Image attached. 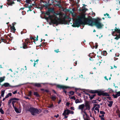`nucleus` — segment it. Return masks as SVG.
<instances>
[{
    "instance_id": "2",
    "label": "nucleus",
    "mask_w": 120,
    "mask_h": 120,
    "mask_svg": "<svg viewBox=\"0 0 120 120\" xmlns=\"http://www.w3.org/2000/svg\"><path fill=\"white\" fill-rule=\"evenodd\" d=\"M101 19L99 18L96 19L91 17L85 18L83 19L84 24H88L89 25L93 26L95 25L98 28H101L104 25L100 22Z\"/></svg>"
},
{
    "instance_id": "11",
    "label": "nucleus",
    "mask_w": 120,
    "mask_h": 120,
    "mask_svg": "<svg viewBox=\"0 0 120 120\" xmlns=\"http://www.w3.org/2000/svg\"><path fill=\"white\" fill-rule=\"evenodd\" d=\"M94 59H93L92 57H90V60H93L94 61V63L96 64H99V65H100V63H101V62H100L99 61V60L98 59L97 60H96L95 58L94 57Z\"/></svg>"
},
{
    "instance_id": "33",
    "label": "nucleus",
    "mask_w": 120,
    "mask_h": 120,
    "mask_svg": "<svg viewBox=\"0 0 120 120\" xmlns=\"http://www.w3.org/2000/svg\"><path fill=\"white\" fill-rule=\"evenodd\" d=\"M100 101V100L99 99H98L96 100H94L93 101V102L94 103H97L98 102V101Z\"/></svg>"
},
{
    "instance_id": "56",
    "label": "nucleus",
    "mask_w": 120,
    "mask_h": 120,
    "mask_svg": "<svg viewBox=\"0 0 120 120\" xmlns=\"http://www.w3.org/2000/svg\"><path fill=\"white\" fill-rule=\"evenodd\" d=\"M69 113L72 114L74 113V112L70 110Z\"/></svg>"
},
{
    "instance_id": "15",
    "label": "nucleus",
    "mask_w": 120,
    "mask_h": 120,
    "mask_svg": "<svg viewBox=\"0 0 120 120\" xmlns=\"http://www.w3.org/2000/svg\"><path fill=\"white\" fill-rule=\"evenodd\" d=\"M70 110L68 109L66 110H65L64 113L63 114V115H68L69 113Z\"/></svg>"
},
{
    "instance_id": "35",
    "label": "nucleus",
    "mask_w": 120,
    "mask_h": 120,
    "mask_svg": "<svg viewBox=\"0 0 120 120\" xmlns=\"http://www.w3.org/2000/svg\"><path fill=\"white\" fill-rule=\"evenodd\" d=\"M116 112L117 114V115L119 116V117H120V112L119 110H117L116 111Z\"/></svg>"
},
{
    "instance_id": "6",
    "label": "nucleus",
    "mask_w": 120,
    "mask_h": 120,
    "mask_svg": "<svg viewBox=\"0 0 120 120\" xmlns=\"http://www.w3.org/2000/svg\"><path fill=\"white\" fill-rule=\"evenodd\" d=\"M25 42L22 44V47L24 49L27 48L28 47H27V45L30 42V40L29 39L27 38L25 39Z\"/></svg>"
},
{
    "instance_id": "48",
    "label": "nucleus",
    "mask_w": 120,
    "mask_h": 120,
    "mask_svg": "<svg viewBox=\"0 0 120 120\" xmlns=\"http://www.w3.org/2000/svg\"><path fill=\"white\" fill-rule=\"evenodd\" d=\"M53 107V104H52L51 105H50L49 106H48V108H52V107Z\"/></svg>"
},
{
    "instance_id": "8",
    "label": "nucleus",
    "mask_w": 120,
    "mask_h": 120,
    "mask_svg": "<svg viewBox=\"0 0 120 120\" xmlns=\"http://www.w3.org/2000/svg\"><path fill=\"white\" fill-rule=\"evenodd\" d=\"M49 5L47 2H46V4L43 5V7H45L46 8H48V11L50 12H54V9L53 8H49Z\"/></svg>"
},
{
    "instance_id": "54",
    "label": "nucleus",
    "mask_w": 120,
    "mask_h": 120,
    "mask_svg": "<svg viewBox=\"0 0 120 120\" xmlns=\"http://www.w3.org/2000/svg\"><path fill=\"white\" fill-rule=\"evenodd\" d=\"M28 8H29V10H28L27 11L28 12L29 11H32V9L31 10V9L30 8V7H28Z\"/></svg>"
},
{
    "instance_id": "36",
    "label": "nucleus",
    "mask_w": 120,
    "mask_h": 120,
    "mask_svg": "<svg viewBox=\"0 0 120 120\" xmlns=\"http://www.w3.org/2000/svg\"><path fill=\"white\" fill-rule=\"evenodd\" d=\"M103 53L104 55L106 56L107 55V53L105 51H104L103 52Z\"/></svg>"
},
{
    "instance_id": "61",
    "label": "nucleus",
    "mask_w": 120,
    "mask_h": 120,
    "mask_svg": "<svg viewBox=\"0 0 120 120\" xmlns=\"http://www.w3.org/2000/svg\"><path fill=\"white\" fill-rule=\"evenodd\" d=\"M70 103L68 102H67L66 104V105L67 106H68L70 104Z\"/></svg>"
},
{
    "instance_id": "44",
    "label": "nucleus",
    "mask_w": 120,
    "mask_h": 120,
    "mask_svg": "<svg viewBox=\"0 0 120 120\" xmlns=\"http://www.w3.org/2000/svg\"><path fill=\"white\" fill-rule=\"evenodd\" d=\"M54 51L57 53H58L59 52H60V51H59V49H58L56 50H54Z\"/></svg>"
},
{
    "instance_id": "18",
    "label": "nucleus",
    "mask_w": 120,
    "mask_h": 120,
    "mask_svg": "<svg viewBox=\"0 0 120 120\" xmlns=\"http://www.w3.org/2000/svg\"><path fill=\"white\" fill-rule=\"evenodd\" d=\"M113 95L114 97V98H117V97L120 96V91L116 92V93L115 95L113 94Z\"/></svg>"
},
{
    "instance_id": "57",
    "label": "nucleus",
    "mask_w": 120,
    "mask_h": 120,
    "mask_svg": "<svg viewBox=\"0 0 120 120\" xmlns=\"http://www.w3.org/2000/svg\"><path fill=\"white\" fill-rule=\"evenodd\" d=\"M34 66L35 67V65L37 64H38V63L34 61Z\"/></svg>"
},
{
    "instance_id": "13",
    "label": "nucleus",
    "mask_w": 120,
    "mask_h": 120,
    "mask_svg": "<svg viewBox=\"0 0 120 120\" xmlns=\"http://www.w3.org/2000/svg\"><path fill=\"white\" fill-rule=\"evenodd\" d=\"M6 35H4V37H0V43L2 42L5 43Z\"/></svg>"
},
{
    "instance_id": "26",
    "label": "nucleus",
    "mask_w": 120,
    "mask_h": 120,
    "mask_svg": "<svg viewBox=\"0 0 120 120\" xmlns=\"http://www.w3.org/2000/svg\"><path fill=\"white\" fill-rule=\"evenodd\" d=\"M34 94L35 96L36 97H39V95L38 93L37 92H34Z\"/></svg>"
},
{
    "instance_id": "10",
    "label": "nucleus",
    "mask_w": 120,
    "mask_h": 120,
    "mask_svg": "<svg viewBox=\"0 0 120 120\" xmlns=\"http://www.w3.org/2000/svg\"><path fill=\"white\" fill-rule=\"evenodd\" d=\"M99 105L95 104L94 105V108L95 110L94 111L95 113L97 112H99V108L100 107Z\"/></svg>"
},
{
    "instance_id": "1",
    "label": "nucleus",
    "mask_w": 120,
    "mask_h": 120,
    "mask_svg": "<svg viewBox=\"0 0 120 120\" xmlns=\"http://www.w3.org/2000/svg\"><path fill=\"white\" fill-rule=\"evenodd\" d=\"M77 96L82 98H94L96 96L95 94H97L99 96H109L110 95L108 93L104 92V91L98 89L95 90H81L79 89L75 88Z\"/></svg>"
},
{
    "instance_id": "55",
    "label": "nucleus",
    "mask_w": 120,
    "mask_h": 120,
    "mask_svg": "<svg viewBox=\"0 0 120 120\" xmlns=\"http://www.w3.org/2000/svg\"><path fill=\"white\" fill-rule=\"evenodd\" d=\"M74 66H76L77 64V62L76 61H75V62H74Z\"/></svg>"
},
{
    "instance_id": "4",
    "label": "nucleus",
    "mask_w": 120,
    "mask_h": 120,
    "mask_svg": "<svg viewBox=\"0 0 120 120\" xmlns=\"http://www.w3.org/2000/svg\"><path fill=\"white\" fill-rule=\"evenodd\" d=\"M85 18V15H82L79 17L75 23H73L72 26L74 27H79L82 24H84V22H83L82 20Z\"/></svg>"
},
{
    "instance_id": "7",
    "label": "nucleus",
    "mask_w": 120,
    "mask_h": 120,
    "mask_svg": "<svg viewBox=\"0 0 120 120\" xmlns=\"http://www.w3.org/2000/svg\"><path fill=\"white\" fill-rule=\"evenodd\" d=\"M56 87H57L60 89H63V92H64L66 94H67L66 93L67 92L66 91L64 90V89H68L69 88V87L68 86H64L63 85L58 84L57 85Z\"/></svg>"
},
{
    "instance_id": "17",
    "label": "nucleus",
    "mask_w": 120,
    "mask_h": 120,
    "mask_svg": "<svg viewBox=\"0 0 120 120\" xmlns=\"http://www.w3.org/2000/svg\"><path fill=\"white\" fill-rule=\"evenodd\" d=\"M41 90L43 93L46 92L47 93H50L49 90H45L42 88L41 89Z\"/></svg>"
},
{
    "instance_id": "38",
    "label": "nucleus",
    "mask_w": 120,
    "mask_h": 120,
    "mask_svg": "<svg viewBox=\"0 0 120 120\" xmlns=\"http://www.w3.org/2000/svg\"><path fill=\"white\" fill-rule=\"evenodd\" d=\"M106 15L108 17V18H111V17H110L109 15L108 14L106 13V14H104V16H105Z\"/></svg>"
},
{
    "instance_id": "53",
    "label": "nucleus",
    "mask_w": 120,
    "mask_h": 120,
    "mask_svg": "<svg viewBox=\"0 0 120 120\" xmlns=\"http://www.w3.org/2000/svg\"><path fill=\"white\" fill-rule=\"evenodd\" d=\"M13 100H19V99L16 98H13Z\"/></svg>"
},
{
    "instance_id": "47",
    "label": "nucleus",
    "mask_w": 120,
    "mask_h": 120,
    "mask_svg": "<svg viewBox=\"0 0 120 120\" xmlns=\"http://www.w3.org/2000/svg\"><path fill=\"white\" fill-rule=\"evenodd\" d=\"M100 113L102 115H104L105 114V112L104 111H100Z\"/></svg>"
},
{
    "instance_id": "9",
    "label": "nucleus",
    "mask_w": 120,
    "mask_h": 120,
    "mask_svg": "<svg viewBox=\"0 0 120 120\" xmlns=\"http://www.w3.org/2000/svg\"><path fill=\"white\" fill-rule=\"evenodd\" d=\"M115 31L117 32V33H119V35H118L116 37L114 38L115 39L118 40L120 38V30L117 29L116 27H115L114 29Z\"/></svg>"
},
{
    "instance_id": "3",
    "label": "nucleus",
    "mask_w": 120,
    "mask_h": 120,
    "mask_svg": "<svg viewBox=\"0 0 120 120\" xmlns=\"http://www.w3.org/2000/svg\"><path fill=\"white\" fill-rule=\"evenodd\" d=\"M64 19L63 20L59 18L56 19L55 18L51 20V22L52 23L56 24L57 26L58 24L62 23L63 22L65 24H68L71 21V18H69L68 16L65 15L64 17Z\"/></svg>"
},
{
    "instance_id": "43",
    "label": "nucleus",
    "mask_w": 120,
    "mask_h": 120,
    "mask_svg": "<svg viewBox=\"0 0 120 120\" xmlns=\"http://www.w3.org/2000/svg\"><path fill=\"white\" fill-rule=\"evenodd\" d=\"M30 39L31 40H34V42H35V39L34 38L32 37H30Z\"/></svg>"
},
{
    "instance_id": "34",
    "label": "nucleus",
    "mask_w": 120,
    "mask_h": 120,
    "mask_svg": "<svg viewBox=\"0 0 120 120\" xmlns=\"http://www.w3.org/2000/svg\"><path fill=\"white\" fill-rule=\"evenodd\" d=\"M81 102V100H79L78 99H76L75 101V102L76 103H78L80 102Z\"/></svg>"
},
{
    "instance_id": "37",
    "label": "nucleus",
    "mask_w": 120,
    "mask_h": 120,
    "mask_svg": "<svg viewBox=\"0 0 120 120\" xmlns=\"http://www.w3.org/2000/svg\"><path fill=\"white\" fill-rule=\"evenodd\" d=\"M31 2V0H26V2L27 4H30Z\"/></svg>"
},
{
    "instance_id": "41",
    "label": "nucleus",
    "mask_w": 120,
    "mask_h": 120,
    "mask_svg": "<svg viewBox=\"0 0 120 120\" xmlns=\"http://www.w3.org/2000/svg\"><path fill=\"white\" fill-rule=\"evenodd\" d=\"M108 89L109 90V92L110 93H112L113 92V90L111 89V88H109Z\"/></svg>"
},
{
    "instance_id": "59",
    "label": "nucleus",
    "mask_w": 120,
    "mask_h": 120,
    "mask_svg": "<svg viewBox=\"0 0 120 120\" xmlns=\"http://www.w3.org/2000/svg\"><path fill=\"white\" fill-rule=\"evenodd\" d=\"M17 91L16 90H15V91H14L13 92V94H15L17 93Z\"/></svg>"
},
{
    "instance_id": "32",
    "label": "nucleus",
    "mask_w": 120,
    "mask_h": 120,
    "mask_svg": "<svg viewBox=\"0 0 120 120\" xmlns=\"http://www.w3.org/2000/svg\"><path fill=\"white\" fill-rule=\"evenodd\" d=\"M5 91L4 90L3 91H2L1 92V95L2 97H4V93Z\"/></svg>"
},
{
    "instance_id": "51",
    "label": "nucleus",
    "mask_w": 120,
    "mask_h": 120,
    "mask_svg": "<svg viewBox=\"0 0 120 120\" xmlns=\"http://www.w3.org/2000/svg\"><path fill=\"white\" fill-rule=\"evenodd\" d=\"M25 8H28L29 7V6L28 4H26L25 5Z\"/></svg>"
},
{
    "instance_id": "23",
    "label": "nucleus",
    "mask_w": 120,
    "mask_h": 120,
    "mask_svg": "<svg viewBox=\"0 0 120 120\" xmlns=\"http://www.w3.org/2000/svg\"><path fill=\"white\" fill-rule=\"evenodd\" d=\"M10 29L12 31H14V32H15V31L16 30V29L14 26V25H13V24H12V26H11Z\"/></svg>"
},
{
    "instance_id": "64",
    "label": "nucleus",
    "mask_w": 120,
    "mask_h": 120,
    "mask_svg": "<svg viewBox=\"0 0 120 120\" xmlns=\"http://www.w3.org/2000/svg\"><path fill=\"white\" fill-rule=\"evenodd\" d=\"M54 117H56V118H57L59 116V115L58 114H57L56 116L55 115L54 116Z\"/></svg>"
},
{
    "instance_id": "39",
    "label": "nucleus",
    "mask_w": 120,
    "mask_h": 120,
    "mask_svg": "<svg viewBox=\"0 0 120 120\" xmlns=\"http://www.w3.org/2000/svg\"><path fill=\"white\" fill-rule=\"evenodd\" d=\"M52 15H50L49 16V19H51V22H51V20H52V19H52Z\"/></svg>"
},
{
    "instance_id": "52",
    "label": "nucleus",
    "mask_w": 120,
    "mask_h": 120,
    "mask_svg": "<svg viewBox=\"0 0 120 120\" xmlns=\"http://www.w3.org/2000/svg\"><path fill=\"white\" fill-rule=\"evenodd\" d=\"M23 32L24 33H26V30L25 29H24L23 30Z\"/></svg>"
},
{
    "instance_id": "20",
    "label": "nucleus",
    "mask_w": 120,
    "mask_h": 120,
    "mask_svg": "<svg viewBox=\"0 0 120 120\" xmlns=\"http://www.w3.org/2000/svg\"><path fill=\"white\" fill-rule=\"evenodd\" d=\"M1 86L2 87L4 86L5 87H8L10 86V84L8 83H5L3 84Z\"/></svg>"
},
{
    "instance_id": "60",
    "label": "nucleus",
    "mask_w": 120,
    "mask_h": 120,
    "mask_svg": "<svg viewBox=\"0 0 120 120\" xmlns=\"http://www.w3.org/2000/svg\"><path fill=\"white\" fill-rule=\"evenodd\" d=\"M61 100V99H60L59 101L58 102V104H59Z\"/></svg>"
},
{
    "instance_id": "30",
    "label": "nucleus",
    "mask_w": 120,
    "mask_h": 120,
    "mask_svg": "<svg viewBox=\"0 0 120 120\" xmlns=\"http://www.w3.org/2000/svg\"><path fill=\"white\" fill-rule=\"evenodd\" d=\"M13 100V98L11 99L8 102V105L9 106H11V105H10V104L11 103V101Z\"/></svg>"
},
{
    "instance_id": "22",
    "label": "nucleus",
    "mask_w": 120,
    "mask_h": 120,
    "mask_svg": "<svg viewBox=\"0 0 120 120\" xmlns=\"http://www.w3.org/2000/svg\"><path fill=\"white\" fill-rule=\"evenodd\" d=\"M9 38H8V36H6V39L5 40V43H9Z\"/></svg>"
},
{
    "instance_id": "16",
    "label": "nucleus",
    "mask_w": 120,
    "mask_h": 120,
    "mask_svg": "<svg viewBox=\"0 0 120 120\" xmlns=\"http://www.w3.org/2000/svg\"><path fill=\"white\" fill-rule=\"evenodd\" d=\"M85 106H86V109L88 110L90 109V106L89 105V103L88 102H86L85 104Z\"/></svg>"
},
{
    "instance_id": "49",
    "label": "nucleus",
    "mask_w": 120,
    "mask_h": 120,
    "mask_svg": "<svg viewBox=\"0 0 120 120\" xmlns=\"http://www.w3.org/2000/svg\"><path fill=\"white\" fill-rule=\"evenodd\" d=\"M58 7L59 8H62V6L61 4H58Z\"/></svg>"
},
{
    "instance_id": "40",
    "label": "nucleus",
    "mask_w": 120,
    "mask_h": 120,
    "mask_svg": "<svg viewBox=\"0 0 120 120\" xmlns=\"http://www.w3.org/2000/svg\"><path fill=\"white\" fill-rule=\"evenodd\" d=\"M0 112L2 114L4 113V112L1 108L0 109Z\"/></svg>"
},
{
    "instance_id": "31",
    "label": "nucleus",
    "mask_w": 120,
    "mask_h": 120,
    "mask_svg": "<svg viewBox=\"0 0 120 120\" xmlns=\"http://www.w3.org/2000/svg\"><path fill=\"white\" fill-rule=\"evenodd\" d=\"M14 108L15 111L16 112L20 113V110H19L18 109L15 107H14Z\"/></svg>"
},
{
    "instance_id": "29",
    "label": "nucleus",
    "mask_w": 120,
    "mask_h": 120,
    "mask_svg": "<svg viewBox=\"0 0 120 120\" xmlns=\"http://www.w3.org/2000/svg\"><path fill=\"white\" fill-rule=\"evenodd\" d=\"M12 95V93H9L6 96L5 98H8L9 96H11Z\"/></svg>"
},
{
    "instance_id": "25",
    "label": "nucleus",
    "mask_w": 120,
    "mask_h": 120,
    "mask_svg": "<svg viewBox=\"0 0 120 120\" xmlns=\"http://www.w3.org/2000/svg\"><path fill=\"white\" fill-rule=\"evenodd\" d=\"M5 77L3 76L2 77H0V83L2 82L5 80Z\"/></svg>"
},
{
    "instance_id": "27",
    "label": "nucleus",
    "mask_w": 120,
    "mask_h": 120,
    "mask_svg": "<svg viewBox=\"0 0 120 120\" xmlns=\"http://www.w3.org/2000/svg\"><path fill=\"white\" fill-rule=\"evenodd\" d=\"M112 35L113 36H117L118 34H115V31H113L112 32Z\"/></svg>"
},
{
    "instance_id": "28",
    "label": "nucleus",
    "mask_w": 120,
    "mask_h": 120,
    "mask_svg": "<svg viewBox=\"0 0 120 120\" xmlns=\"http://www.w3.org/2000/svg\"><path fill=\"white\" fill-rule=\"evenodd\" d=\"M109 104H108V106L110 107H111L112 105L113 101H109Z\"/></svg>"
},
{
    "instance_id": "45",
    "label": "nucleus",
    "mask_w": 120,
    "mask_h": 120,
    "mask_svg": "<svg viewBox=\"0 0 120 120\" xmlns=\"http://www.w3.org/2000/svg\"><path fill=\"white\" fill-rule=\"evenodd\" d=\"M16 102V101H13L12 102V104L13 106V107L14 108V103Z\"/></svg>"
},
{
    "instance_id": "14",
    "label": "nucleus",
    "mask_w": 120,
    "mask_h": 120,
    "mask_svg": "<svg viewBox=\"0 0 120 120\" xmlns=\"http://www.w3.org/2000/svg\"><path fill=\"white\" fill-rule=\"evenodd\" d=\"M34 86L38 87H41V84L38 83H32L31 84Z\"/></svg>"
},
{
    "instance_id": "21",
    "label": "nucleus",
    "mask_w": 120,
    "mask_h": 120,
    "mask_svg": "<svg viewBox=\"0 0 120 120\" xmlns=\"http://www.w3.org/2000/svg\"><path fill=\"white\" fill-rule=\"evenodd\" d=\"M85 105L84 104H82L79 105V109H81L82 111L84 108Z\"/></svg>"
},
{
    "instance_id": "63",
    "label": "nucleus",
    "mask_w": 120,
    "mask_h": 120,
    "mask_svg": "<svg viewBox=\"0 0 120 120\" xmlns=\"http://www.w3.org/2000/svg\"><path fill=\"white\" fill-rule=\"evenodd\" d=\"M38 35H37V38H36V39H35L36 41H37L38 40Z\"/></svg>"
},
{
    "instance_id": "58",
    "label": "nucleus",
    "mask_w": 120,
    "mask_h": 120,
    "mask_svg": "<svg viewBox=\"0 0 120 120\" xmlns=\"http://www.w3.org/2000/svg\"><path fill=\"white\" fill-rule=\"evenodd\" d=\"M29 7H30V8L31 9H32V10L33 9V7H32V5H30L29 6Z\"/></svg>"
},
{
    "instance_id": "5",
    "label": "nucleus",
    "mask_w": 120,
    "mask_h": 120,
    "mask_svg": "<svg viewBox=\"0 0 120 120\" xmlns=\"http://www.w3.org/2000/svg\"><path fill=\"white\" fill-rule=\"evenodd\" d=\"M28 111L33 116H36L37 114H39L41 111V110L40 109L38 110L36 108L32 107H30L28 109Z\"/></svg>"
},
{
    "instance_id": "42",
    "label": "nucleus",
    "mask_w": 120,
    "mask_h": 120,
    "mask_svg": "<svg viewBox=\"0 0 120 120\" xmlns=\"http://www.w3.org/2000/svg\"><path fill=\"white\" fill-rule=\"evenodd\" d=\"M50 12H49L48 11L46 12V14L49 16L50 15Z\"/></svg>"
},
{
    "instance_id": "24",
    "label": "nucleus",
    "mask_w": 120,
    "mask_h": 120,
    "mask_svg": "<svg viewBox=\"0 0 120 120\" xmlns=\"http://www.w3.org/2000/svg\"><path fill=\"white\" fill-rule=\"evenodd\" d=\"M15 2H14V1H13L12 0H11L10 2L9 3H7V4L8 5H10V6H12L13 4H14Z\"/></svg>"
},
{
    "instance_id": "19",
    "label": "nucleus",
    "mask_w": 120,
    "mask_h": 120,
    "mask_svg": "<svg viewBox=\"0 0 120 120\" xmlns=\"http://www.w3.org/2000/svg\"><path fill=\"white\" fill-rule=\"evenodd\" d=\"M88 10L86 8H85V7H83L82 8L80 9L79 10L80 11H82L83 12H85L87 10Z\"/></svg>"
},
{
    "instance_id": "62",
    "label": "nucleus",
    "mask_w": 120,
    "mask_h": 120,
    "mask_svg": "<svg viewBox=\"0 0 120 120\" xmlns=\"http://www.w3.org/2000/svg\"><path fill=\"white\" fill-rule=\"evenodd\" d=\"M104 116V115H102L101 116L100 115L99 116L101 118H102V117H103Z\"/></svg>"
},
{
    "instance_id": "46",
    "label": "nucleus",
    "mask_w": 120,
    "mask_h": 120,
    "mask_svg": "<svg viewBox=\"0 0 120 120\" xmlns=\"http://www.w3.org/2000/svg\"><path fill=\"white\" fill-rule=\"evenodd\" d=\"M32 92L31 91H30L29 93V95L30 96L32 95Z\"/></svg>"
},
{
    "instance_id": "50",
    "label": "nucleus",
    "mask_w": 120,
    "mask_h": 120,
    "mask_svg": "<svg viewBox=\"0 0 120 120\" xmlns=\"http://www.w3.org/2000/svg\"><path fill=\"white\" fill-rule=\"evenodd\" d=\"M98 44L97 43H95V48L96 49L97 48L98 45Z\"/></svg>"
},
{
    "instance_id": "12",
    "label": "nucleus",
    "mask_w": 120,
    "mask_h": 120,
    "mask_svg": "<svg viewBox=\"0 0 120 120\" xmlns=\"http://www.w3.org/2000/svg\"><path fill=\"white\" fill-rule=\"evenodd\" d=\"M75 90V92H74L73 91H71L69 92L68 94H69V98H75V96H73L72 97H70V96H71L72 95H74V94H76V96H77V95L76 93H75V92H76Z\"/></svg>"
}]
</instances>
